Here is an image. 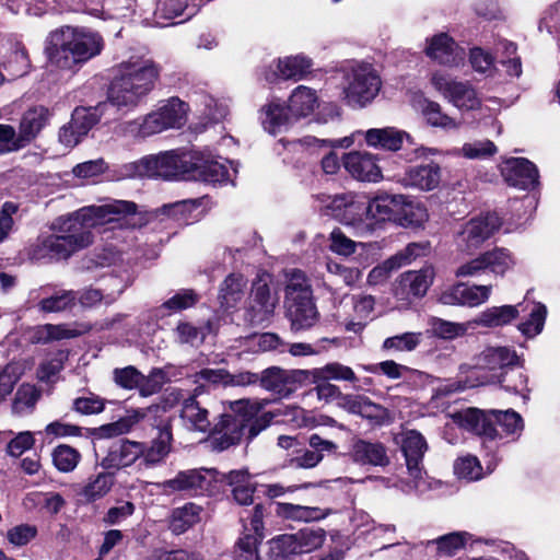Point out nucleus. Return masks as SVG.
Instances as JSON below:
<instances>
[{
    "label": "nucleus",
    "instance_id": "15",
    "mask_svg": "<svg viewBox=\"0 0 560 560\" xmlns=\"http://www.w3.org/2000/svg\"><path fill=\"white\" fill-rule=\"evenodd\" d=\"M345 170L357 180L376 183L383 178L377 156L368 151H351L342 158Z\"/></svg>",
    "mask_w": 560,
    "mask_h": 560
},
{
    "label": "nucleus",
    "instance_id": "56",
    "mask_svg": "<svg viewBox=\"0 0 560 560\" xmlns=\"http://www.w3.org/2000/svg\"><path fill=\"white\" fill-rule=\"evenodd\" d=\"M38 399V393L34 386L24 384L21 385L16 393L12 404V410L14 413L22 415L26 410L32 409Z\"/></svg>",
    "mask_w": 560,
    "mask_h": 560
},
{
    "label": "nucleus",
    "instance_id": "9",
    "mask_svg": "<svg viewBox=\"0 0 560 560\" xmlns=\"http://www.w3.org/2000/svg\"><path fill=\"white\" fill-rule=\"evenodd\" d=\"M472 365H460L462 371H472L476 374V381L481 385L482 376L492 372H504L517 362L515 351L506 347H490L483 350L474 359Z\"/></svg>",
    "mask_w": 560,
    "mask_h": 560
},
{
    "label": "nucleus",
    "instance_id": "21",
    "mask_svg": "<svg viewBox=\"0 0 560 560\" xmlns=\"http://www.w3.org/2000/svg\"><path fill=\"white\" fill-rule=\"evenodd\" d=\"M434 269L431 266L420 270H409L396 280L395 295L397 298L411 294L421 298L433 283Z\"/></svg>",
    "mask_w": 560,
    "mask_h": 560
},
{
    "label": "nucleus",
    "instance_id": "25",
    "mask_svg": "<svg viewBox=\"0 0 560 560\" xmlns=\"http://www.w3.org/2000/svg\"><path fill=\"white\" fill-rule=\"evenodd\" d=\"M349 455L354 463L360 465L386 466L389 464L386 448L378 442L359 439L351 445Z\"/></svg>",
    "mask_w": 560,
    "mask_h": 560
},
{
    "label": "nucleus",
    "instance_id": "53",
    "mask_svg": "<svg viewBox=\"0 0 560 560\" xmlns=\"http://www.w3.org/2000/svg\"><path fill=\"white\" fill-rule=\"evenodd\" d=\"M206 334L207 327L196 326L186 320H180L176 326V337L180 343L197 346L203 341Z\"/></svg>",
    "mask_w": 560,
    "mask_h": 560
},
{
    "label": "nucleus",
    "instance_id": "52",
    "mask_svg": "<svg viewBox=\"0 0 560 560\" xmlns=\"http://www.w3.org/2000/svg\"><path fill=\"white\" fill-rule=\"evenodd\" d=\"M199 300V294H197L194 290L183 289L176 292L167 301H165L162 307L170 312L178 313L195 306Z\"/></svg>",
    "mask_w": 560,
    "mask_h": 560
},
{
    "label": "nucleus",
    "instance_id": "43",
    "mask_svg": "<svg viewBox=\"0 0 560 560\" xmlns=\"http://www.w3.org/2000/svg\"><path fill=\"white\" fill-rule=\"evenodd\" d=\"M420 108L429 125L440 127L445 130L456 129L458 122L455 119L442 113L441 106L432 101L422 100Z\"/></svg>",
    "mask_w": 560,
    "mask_h": 560
},
{
    "label": "nucleus",
    "instance_id": "61",
    "mask_svg": "<svg viewBox=\"0 0 560 560\" xmlns=\"http://www.w3.org/2000/svg\"><path fill=\"white\" fill-rule=\"evenodd\" d=\"M290 456L289 466L294 468H313L322 462L317 452L301 446L291 453Z\"/></svg>",
    "mask_w": 560,
    "mask_h": 560
},
{
    "label": "nucleus",
    "instance_id": "39",
    "mask_svg": "<svg viewBox=\"0 0 560 560\" xmlns=\"http://www.w3.org/2000/svg\"><path fill=\"white\" fill-rule=\"evenodd\" d=\"M200 511L201 509L194 503H187L182 508L175 509L171 517V530L176 535L185 533L199 522Z\"/></svg>",
    "mask_w": 560,
    "mask_h": 560
},
{
    "label": "nucleus",
    "instance_id": "60",
    "mask_svg": "<svg viewBox=\"0 0 560 560\" xmlns=\"http://www.w3.org/2000/svg\"><path fill=\"white\" fill-rule=\"evenodd\" d=\"M261 540L255 535H244L236 544V560H260L258 545Z\"/></svg>",
    "mask_w": 560,
    "mask_h": 560
},
{
    "label": "nucleus",
    "instance_id": "42",
    "mask_svg": "<svg viewBox=\"0 0 560 560\" xmlns=\"http://www.w3.org/2000/svg\"><path fill=\"white\" fill-rule=\"evenodd\" d=\"M277 513L285 518L302 522L318 521L324 518L326 515L319 508L292 503H278Z\"/></svg>",
    "mask_w": 560,
    "mask_h": 560
},
{
    "label": "nucleus",
    "instance_id": "20",
    "mask_svg": "<svg viewBox=\"0 0 560 560\" xmlns=\"http://www.w3.org/2000/svg\"><path fill=\"white\" fill-rule=\"evenodd\" d=\"M141 442L127 439L114 442L102 459L105 469H121L131 466L141 457Z\"/></svg>",
    "mask_w": 560,
    "mask_h": 560
},
{
    "label": "nucleus",
    "instance_id": "7",
    "mask_svg": "<svg viewBox=\"0 0 560 560\" xmlns=\"http://www.w3.org/2000/svg\"><path fill=\"white\" fill-rule=\"evenodd\" d=\"M381 86V78L372 66L358 65L345 77V98L350 106L362 108L377 96Z\"/></svg>",
    "mask_w": 560,
    "mask_h": 560
},
{
    "label": "nucleus",
    "instance_id": "12",
    "mask_svg": "<svg viewBox=\"0 0 560 560\" xmlns=\"http://www.w3.org/2000/svg\"><path fill=\"white\" fill-rule=\"evenodd\" d=\"M208 472L206 469L180 470L173 478L156 483V488L166 495L177 492L196 495L208 489Z\"/></svg>",
    "mask_w": 560,
    "mask_h": 560
},
{
    "label": "nucleus",
    "instance_id": "38",
    "mask_svg": "<svg viewBox=\"0 0 560 560\" xmlns=\"http://www.w3.org/2000/svg\"><path fill=\"white\" fill-rule=\"evenodd\" d=\"M260 120L266 131L276 135L289 124L290 118L281 104L270 102L260 109Z\"/></svg>",
    "mask_w": 560,
    "mask_h": 560
},
{
    "label": "nucleus",
    "instance_id": "17",
    "mask_svg": "<svg viewBox=\"0 0 560 560\" xmlns=\"http://www.w3.org/2000/svg\"><path fill=\"white\" fill-rule=\"evenodd\" d=\"M501 172L506 183L521 189H530L538 184V170L525 158L509 159L503 163Z\"/></svg>",
    "mask_w": 560,
    "mask_h": 560
},
{
    "label": "nucleus",
    "instance_id": "45",
    "mask_svg": "<svg viewBox=\"0 0 560 560\" xmlns=\"http://www.w3.org/2000/svg\"><path fill=\"white\" fill-rule=\"evenodd\" d=\"M268 545L269 557L273 560H287L299 555L294 534L279 535L272 538Z\"/></svg>",
    "mask_w": 560,
    "mask_h": 560
},
{
    "label": "nucleus",
    "instance_id": "8",
    "mask_svg": "<svg viewBox=\"0 0 560 560\" xmlns=\"http://www.w3.org/2000/svg\"><path fill=\"white\" fill-rule=\"evenodd\" d=\"M431 83L445 100L460 110H475L481 107L476 89L467 81H457L443 72H434Z\"/></svg>",
    "mask_w": 560,
    "mask_h": 560
},
{
    "label": "nucleus",
    "instance_id": "11",
    "mask_svg": "<svg viewBox=\"0 0 560 560\" xmlns=\"http://www.w3.org/2000/svg\"><path fill=\"white\" fill-rule=\"evenodd\" d=\"M501 223L495 213L474 218L458 232L457 245L465 252L475 250L500 229Z\"/></svg>",
    "mask_w": 560,
    "mask_h": 560
},
{
    "label": "nucleus",
    "instance_id": "46",
    "mask_svg": "<svg viewBox=\"0 0 560 560\" xmlns=\"http://www.w3.org/2000/svg\"><path fill=\"white\" fill-rule=\"evenodd\" d=\"M466 542L464 533H451L434 540H429L427 547L435 546L436 555L440 557H452L464 548Z\"/></svg>",
    "mask_w": 560,
    "mask_h": 560
},
{
    "label": "nucleus",
    "instance_id": "3",
    "mask_svg": "<svg viewBox=\"0 0 560 560\" xmlns=\"http://www.w3.org/2000/svg\"><path fill=\"white\" fill-rule=\"evenodd\" d=\"M104 46V38L95 31L62 26L48 35L45 50L51 66L73 70L101 55Z\"/></svg>",
    "mask_w": 560,
    "mask_h": 560
},
{
    "label": "nucleus",
    "instance_id": "62",
    "mask_svg": "<svg viewBox=\"0 0 560 560\" xmlns=\"http://www.w3.org/2000/svg\"><path fill=\"white\" fill-rule=\"evenodd\" d=\"M454 471L459 478L475 480L480 477L481 467L477 457L466 456L455 462Z\"/></svg>",
    "mask_w": 560,
    "mask_h": 560
},
{
    "label": "nucleus",
    "instance_id": "40",
    "mask_svg": "<svg viewBox=\"0 0 560 560\" xmlns=\"http://www.w3.org/2000/svg\"><path fill=\"white\" fill-rule=\"evenodd\" d=\"M311 67V60L304 56L285 57L277 62V75L284 80H300L310 71Z\"/></svg>",
    "mask_w": 560,
    "mask_h": 560
},
{
    "label": "nucleus",
    "instance_id": "16",
    "mask_svg": "<svg viewBox=\"0 0 560 560\" xmlns=\"http://www.w3.org/2000/svg\"><path fill=\"white\" fill-rule=\"evenodd\" d=\"M490 285H466L457 283L444 289L438 301L444 305L478 306L485 303L490 295Z\"/></svg>",
    "mask_w": 560,
    "mask_h": 560
},
{
    "label": "nucleus",
    "instance_id": "58",
    "mask_svg": "<svg viewBox=\"0 0 560 560\" xmlns=\"http://www.w3.org/2000/svg\"><path fill=\"white\" fill-rule=\"evenodd\" d=\"M495 422L506 434H515L523 430L522 417L514 410H492Z\"/></svg>",
    "mask_w": 560,
    "mask_h": 560
},
{
    "label": "nucleus",
    "instance_id": "47",
    "mask_svg": "<svg viewBox=\"0 0 560 560\" xmlns=\"http://www.w3.org/2000/svg\"><path fill=\"white\" fill-rule=\"evenodd\" d=\"M158 110L167 128H179L185 122L187 105L179 98L173 97Z\"/></svg>",
    "mask_w": 560,
    "mask_h": 560
},
{
    "label": "nucleus",
    "instance_id": "44",
    "mask_svg": "<svg viewBox=\"0 0 560 560\" xmlns=\"http://www.w3.org/2000/svg\"><path fill=\"white\" fill-rule=\"evenodd\" d=\"M326 533L323 528L305 527L294 534L299 555L312 552L320 548Z\"/></svg>",
    "mask_w": 560,
    "mask_h": 560
},
{
    "label": "nucleus",
    "instance_id": "55",
    "mask_svg": "<svg viewBox=\"0 0 560 560\" xmlns=\"http://www.w3.org/2000/svg\"><path fill=\"white\" fill-rule=\"evenodd\" d=\"M195 388L196 394H201L205 390L206 385H219L226 386L228 371L224 369H203L197 372L195 375Z\"/></svg>",
    "mask_w": 560,
    "mask_h": 560
},
{
    "label": "nucleus",
    "instance_id": "54",
    "mask_svg": "<svg viewBox=\"0 0 560 560\" xmlns=\"http://www.w3.org/2000/svg\"><path fill=\"white\" fill-rule=\"evenodd\" d=\"M497 313L493 315H520V313H527V315H547V307L539 302L529 301L527 298L523 303L517 305H503L494 308Z\"/></svg>",
    "mask_w": 560,
    "mask_h": 560
},
{
    "label": "nucleus",
    "instance_id": "23",
    "mask_svg": "<svg viewBox=\"0 0 560 560\" xmlns=\"http://www.w3.org/2000/svg\"><path fill=\"white\" fill-rule=\"evenodd\" d=\"M172 431L168 427L159 430L158 435L150 442H141L140 465L151 468L161 465L172 450Z\"/></svg>",
    "mask_w": 560,
    "mask_h": 560
},
{
    "label": "nucleus",
    "instance_id": "48",
    "mask_svg": "<svg viewBox=\"0 0 560 560\" xmlns=\"http://www.w3.org/2000/svg\"><path fill=\"white\" fill-rule=\"evenodd\" d=\"M55 467L61 472H70L74 470L81 460L80 453L66 444L58 445L51 453Z\"/></svg>",
    "mask_w": 560,
    "mask_h": 560
},
{
    "label": "nucleus",
    "instance_id": "37",
    "mask_svg": "<svg viewBox=\"0 0 560 560\" xmlns=\"http://www.w3.org/2000/svg\"><path fill=\"white\" fill-rule=\"evenodd\" d=\"M115 478L109 472H100L88 479L78 492L86 502H94L104 498L113 488Z\"/></svg>",
    "mask_w": 560,
    "mask_h": 560
},
{
    "label": "nucleus",
    "instance_id": "33",
    "mask_svg": "<svg viewBox=\"0 0 560 560\" xmlns=\"http://www.w3.org/2000/svg\"><path fill=\"white\" fill-rule=\"evenodd\" d=\"M48 116V110L43 106L30 108L23 114L19 131L25 145L45 127Z\"/></svg>",
    "mask_w": 560,
    "mask_h": 560
},
{
    "label": "nucleus",
    "instance_id": "27",
    "mask_svg": "<svg viewBox=\"0 0 560 560\" xmlns=\"http://www.w3.org/2000/svg\"><path fill=\"white\" fill-rule=\"evenodd\" d=\"M454 421L463 429L474 432L478 435H485L495 439L499 433L487 416L478 410L469 408L454 415Z\"/></svg>",
    "mask_w": 560,
    "mask_h": 560
},
{
    "label": "nucleus",
    "instance_id": "26",
    "mask_svg": "<svg viewBox=\"0 0 560 560\" xmlns=\"http://www.w3.org/2000/svg\"><path fill=\"white\" fill-rule=\"evenodd\" d=\"M365 142L374 149L398 151L408 135L395 127L371 128L363 133Z\"/></svg>",
    "mask_w": 560,
    "mask_h": 560
},
{
    "label": "nucleus",
    "instance_id": "59",
    "mask_svg": "<svg viewBox=\"0 0 560 560\" xmlns=\"http://www.w3.org/2000/svg\"><path fill=\"white\" fill-rule=\"evenodd\" d=\"M329 241L330 250L341 256L352 255L357 246L361 244L349 238L340 229L331 231Z\"/></svg>",
    "mask_w": 560,
    "mask_h": 560
},
{
    "label": "nucleus",
    "instance_id": "50",
    "mask_svg": "<svg viewBox=\"0 0 560 560\" xmlns=\"http://www.w3.org/2000/svg\"><path fill=\"white\" fill-rule=\"evenodd\" d=\"M75 299L73 291H65L61 294L42 300L39 311L44 313L70 312L75 305Z\"/></svg>",
    "mask_w": 560,
    "mask_h": 560
},
{
    "label": "nucleus",
    "instance_id": "5",
    "mask_svg": "<svg viewBox=\"0 0 560 560\" xmlns=\"http://www.w3.org/2000/svg\"><path fill=\"white\" fill-rule=\"evenodd\" d=\"M267 400L243 398L230 401V409L233 415H224L220 422V435L212 439L214 447L223 451L234 445L246 435L253 440L271 422L273 415L262 412Z\"/></svg>",
    "mask_w": 560,
    "mask_h": 560
},
{
    "label": "nucleus",
    "instance_id": "64",
    "mask_svg": "<svg viewBox=\"0 0 560 560\" xmlns=\"http://www.w3.org/2000/svg\"><path fill=\"white\" fill-rule=\"evenodd\" d=\"M429 247L422 243H410L404 249L392 256L395 264H399V268L411 264L418 257L424 256Z\"/></svg>",
    "mask_w": 560,
    "mask_h": 560
},
{
    "label": "nucleus",
    "instance_id": "32",
    "mask_svg": "<svg viewBox=\"0 0 560 560\" xmlns=\"http://www.w3.org/2000/svg\"><path fill=\"white\" fill-rule=\"evenodd\" d=\"M317 106L318 97L316 91L311 88L300 85L291 93L288 109L292 116L299 118L308 116Z\"/></svg>",
    "mask_w": 560,
    "mask_h": 560
},
{
    "label": "nucleus",
    "instance_id": "34",
    "mask_svg": "<svg viewBox=\"0 0 560 560\" xmlns=\"http://www.w3.org/2000/svg\"><path fill=\"white\" fill-rule=\"evenodd\" d=\"M225 479L232 488L233 497L238 504L248 505L253 503L255 486L247 470H232L225 476Z\"/></svg>",
    "mask_w": 560,
    "mask_h": 560
},
{
    "label": "nucleus",
    "instance_id": "49",
    "mask_svg": "<svg viewBox=\"0 0 560 560\" xmlns=\"http://www.w3.org/2000/svg\"><path fill=\"white\" fill-rule=\"evenodd\" d=\"M195 209V205L191 201L183 200L163 207L155 210L154 215L166 217L177 221L180 224H187L190 219V212Z\"/></svg>",
    "mask_w": 560,
    "mask_h": 560
},
{
    "label": "nucleus",
    "instance_id": "63",
    "mask_svg": "<svg viewBox=\"0 0 560 560\" xmlns=\"http://www.w3.org/2000/svg\"><path fill=\"white\" fill-rule=\"evenodd\" d=\"M495 151L497 148L490 140L465 143L460 149L462 154L468 159H481L491 156L495 153Z\"/></svg>",
    "mask_w": 560,
    "mask_h": 560
},
{
    "label": "nucleus",
    "instance_id": "1",
    "mask_svg": "<svg viewBox=\"0 0 560 560\" xmlns=\"http://www.w3.org/2000/svg\"><path fill=\"white\" fill-rule=\"evenodd\" d=\"M117 223L120 228H141L147 219L138 206L128 200H110L103 205L83 207L51 223L52 234L40 235L31 249L33 259L61 260L93 243L92 228Z\"/></svg>",
    "mask_w": 560,
    "mask_h": 560
},
{
    "label": "nucleus",
    "instance_id": "41",
    "mask_svg": "<svg viewBox=\"0 0 560 560\" xmlns=\"http://www.w3.org/2000/svg\"><path fill=\"white\" fill-rule=\"evenodd\" d=\"M81 331L70 329L65 325H44L35 327L30 331V340L33 343H46L51 340L72 338L80 335Z\"/></svg>",
    "mask_w": 560,
    "mask_h": 560
},
{
    "label": "nucleus",
    "instance_id": "6",
    "mask_svg": "<svg viewBox=\"0 0 560 560\" xmlns=\"http://www.w3.org/2000/svg\"><path fill=\"white\" fill-rule=\"evenodd\" d=\"M194 151H166L148 155L135 163L136 174L141 177L190 180Z\"/></svg>",
    "mask_w": 560,
    "mask_h": 560
},
{
    "label": "nucleus",
    "instance_id": "29",
    "mask_svg": "<svg viewBox=\"0 0 560 560\" xmlns=\"http://www.w3.org/2000/svg\"><path fill=\"white\" fill-rule=\"evenodd\" d=\"M247 281L240 273L229 275L219 291V303L224 312L234 308L243 299Z\"/></svg>",
    "mask_w": 560,
    "mask_h": 560
},
{
    "label": "nucleus",
    "instance_id": "36",
    "mask_svg": "<svg viewBox=\"0 0 560 560\" xmlns=\"http://www.w3.org/2000/svg\"><path fill=\"white\" fill-rule=\"evenodd\" d=\"M107 108L108 104L106 102L100 103L95 107H78L74 109L69 124L77 129L78 133L85 136L100 121Z\"/></svg>",
    "mask_w": 560,
    "mask_h": 560
},
{
    "label": "nucleus",
    "instance_id": "24",
    "mask_svg": "<svg viewBox=\"0 0 560 560\" xmlns=\"http://www.w3.org/2000/svg\"><path fill=\"white\" fill-rule=\"evenodd\" d=\"M298 371H288L271 366L259 375L261 387L280 396H288L296 388Z\"/></svg>",
    "mask_w": 560,
    "mask_h": 560
},
{
    "label": "nucleus",
    "instance_id": "4",
    "mask_svg": "<svg viewBox=\"0 0 560 560\" xmlns=\"http://www.w3.org/2000/svg\"><path fill=\"white\" fill-rule=\"evenodd\" d=\"M395 196H378L370 201L357 200L350 194L327 197V208L345 225L352 226L357 236L371 235L378 223L393 214Z\"/></svg>",
    "mask_w": 560,
    "mask_h": 560
},
{
    "label": "nucleus",
    "instance_id": "57",
    "mask_svg": "<svg viewBox=\"0 0 560 560\" xmlns=\"http://www.w3.org/2000/svg\"><path fill=\"white\" fill-rule=\"evenodd\" d=\"M421 334L405 332L401 335L386 338L383 348L396 351H412L420 343Z\"/></svg>",
    "mask_w": 560,
    "mask_h": 560
},
{
    "label": "nucleus",
    "instance_id": "10",
    "mask_svg": "<svg viewBox=\"0 0 560 560\" xmlns=\"http://www.w3.org/2000/svg\"><path fill=\"white\" fill-rule=\"evenodd\" d=\"M287 315H316L310 284L301 270H292L288 275L285 289Z\"/></svg>",
    "mask_w": 560,
    "mask_h": 560
},
{
    "label": "nucleus",
    "instance_id": "14",
    "mask_svg": "<svg viewBox=\"0 0 560 560\" xmlns=\"http://www.w3.org/2000/svg\"><path fill=\"white\" fill-rule=\"evenodd\" d=\"M427 57L446 67H458L465 59V51L446 33L435 34L427 39Z\"/></svg>",
    "mask_w": 560,
    "mask_h": 560
},
{
    "label": "nucleus",
    "instance_id": "51",
    "mask_svg": "<svg viewBox=\"0 0 560 560\" xmlns=\"http://www.w3.org/2000/svg\"><path fill=\"white\" fill-rule=\"evenodd\" d=\"M482 256L486 269L497 275H504L514 265L511 254L504 248H494Z\"/></svg>",
    "mask_w": 560,
    "mask_h": 560
},
{
    "label": "nucleus",
    "instance_id": "31",
    "mask_svg": "<svg viewBox=\"0 0 560 560\" xmlns=\"http://www.w3.org/2000/svg\"><path fill=\"white\" fill-rule=\"evenodd\" d=\"M194 394L187 398H184L180 410V417L184 422L194 430L206 432L210 429L209 412L206 408L201 407L197 401Z\"/></svg>",
    "mask_w": 560,
    "mask_h": 560
},
{
    "label": "nucleus",
    "instance_id": "28",
    "mask_svg": "<svg viewBox=\"0 0 560 560\" xmlns=\"http://www.w3.org/2000/svg\"><path fill=\"white\" fill-rule=\"evenodd\" d=\"M501 384V386L511 393L520 394L523 398H527V377L523 372L514 366H511L504 372H492L482 376L481 385L485 384Z\"/></svg>",
    "mask_w": 560,
    "mask_h": 560
},
{
    "label": "nucleus",
    "instance_id": "22",
    "mask_svg": "<svg viewBox=\"0 0 560 560\" xmlns=\"http://www.w3.org/2000/svg\"><path fill=\"white\" fill-rule=\"evenodd\" d=\"M270 280V275L262 272L253 282L248 308L256 315H271L278 304L277 294L269 288Z\"/></svg>",
    "mask_w": 560,
    "mask_h": 560
},
{
    "label": "nucleus",
    "instance_id": "19",
    "mask_svg": "<svg viewBox=\"0 0 560 560\" xmlns=\"http://www.w3.org/2000/svg\"><path fill=\"white\" fill-rule=\"evenodd\" d=\"M442 170L438 163H421L409 166L401 178L407 187L417 188L422 191H431L440 186Z\"/></svg>",
    "mask_w": 560,
    "mask_h": 560
},
{
    "label": "nucleus",
    "instance_id": "13",
    "mask_svg": "<svg viewBox=\"0 0 560 560\" xmlns=\"http://www.w3.org/2000/svg\"><path fill=\"white\" fill-rule=\"evenodd\" d=\"M190 180H200L209 184H221L231 180L229 166H233V162L220 161L211 154L200 151H194V163L191 164Z\"/></svg>",
    "mask_w": 560,
    "mask_h": 560
},
{
    "label": "nucleus",
    "instance_id": "18",
    "mask_svg": "<svg viewBox=\"0 0 560 560\" xmlns=\"http://www.w3.org/2000/svg\"><path fill=\"white\" fill-rule=\"evenodd\" d=\"M427 448L424 438L417 431H408L401 440V452L408 472L413 478L415 488H418L419 480L422 478V459Z\"/></svg>",
    "mask_w": 560,
    "mask_h": 560
},
{
    "label": "nucleus",
    "instance_id": "35",
    "mask_svg": "<svg viewBox=\"0 0 560 560\" xmlns=\"http://www.w3.org/2000/svg\"><path fill=\"white\" fill-rule=\"evenodd\" d=\"M168 129L159 110L150 113L142 119L128 121L124 125V132L133 137H150Z\"/></svg>",
    "mask_w": 560,
    "mask_h": 560
},
{
    "label": "nucleus",
    "instance_id": "30",
    "mask_svg": "<svg viewBox=\"0 0 560 560\" xmlns=\"http://www.w3.org/2000/svg\"><path fill=\"white\" fill-rule=\"evenodd\" d=\"M114 381L125 389L139 388L142 396H149L158 390L156 385L151 384L142 373L131 365L114 370Z\"/></svg>",
    "mask_w": 560,
    "mask_h": 560
},
{
    "label": "nucleus",
    "instance_id": "2",
    "mask_svg": "<svg viewBox=\"0 0 560 560\" xmlns=\"http://www.w3.org/2000/svg\"><path fill=\"white\" fill-rule=\"evenodd\" d=\"M160 66L152 59L131 58L115 68L107 90V104L124 113L138 107L153 91Z\"/></svg>",
    "mask_w": 560,
    "mask_h": 560
}]
</instances>
